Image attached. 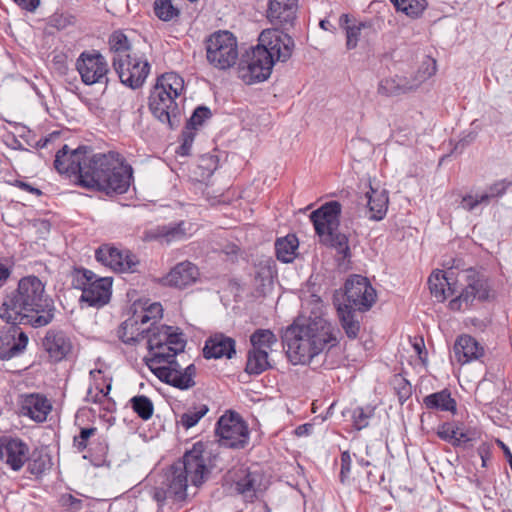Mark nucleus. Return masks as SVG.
Wrapping results in <instances>:
<instances>
[{
  "label": "nucleus",
  "instance_id": "5",
  "mask_svg": "<svg viewBox=\"0 0 512 512\" xmlns=\"http://www.w3.org/2000/svg\"><path fill=\"white\" fill-rule=\"evenodd\" d=\"M184 90V80L174 72L161 75L153 87L149 97V108L152 114L170 129L177 128L181 123V110L176 103Z\"/></svg>",
  "mask_w": 512,
  "mask_h": 512
},
{
  "label": "nucleus",
  "instance_id": "58",
  "mask_svg": "<svg viewBox=\"0 0 512 512\" xmlns=\"http://www.w3.org/2000/svg\"><path fill=\"white\" fill-rule=\"evenodd\" d=\"M372 415V411H365L361 407H357L354 409L352 418H353V425L357 430H361L363 428H366L369 424V418Z\"/></svg>",
  "mask_w": 512,
  "mask_h": 512
},
{
  "label": "nucleus",
  "instance_id": "38",
  "mask_svg": "<svg viewBox=\"0 0 512 512\" xmlns=\"http://www.w3.org/2000/svg\"><path fill=\"white\" fill-rule=\"evenodd\" d=\"M299 247V241L295 234H288L278 238L275 242L276 257L283 263L292 262Z\"/></svg>",
  "mask_w": 512,
  "mask_h": 512
},
{
  "label": "nucleus",
  "instance_id": "56",
  "mask_svg": "<svg viewBox=\"0 0 512 512\" xmlns=\"http://www.w3.org/2000/svg\"><path fill=\"white\" fill-rule=\"evenodd\" d=\"M395 388L401 403L406 401L412 394L411 384L401 376H395L394 378Z\"/></svg>",
  "mask_w": 512,
  "mask_h": 512
},
{
  "label": "nucleus",
  "instance_id": "25",
  "mask_svg": "<svg viewBox=\"0 0 512 512\" xmlns=\"http://www.w3.org/2000/svg\"><path fill=\"white\" fill-rule=\"evenodd\" d=\"M52 410L50 401L41 394L24 395L21 400L20 411L35 422H44Z\"/></svg>",
  "mask_w": 512,
  "mask_h": 512
},
{
  "label": "nucleus",
  "instance_id": "44",
  "mask_svg": "<svg viewBox=\"0 0 512 512\" xmlns=\"http://www.w3.org/2000/svg\"><path fill=\"white\" fill-rule=\"evenodd\" d=\"M203 355L206 359H218L224 356V334L217 333L208 338L203 348Z\"/></svg>",
  "mask_w": 512,
  "mask_h": 512
},
{
  "label": "nucleus",
  "instance_id": "28",
  "mask_svg": "<svg viewBox=\"0 0 512 512\" xmlns=\"http://www.w3.org/2000/svg\"><path fill=\"white\" fill-rule=\"evenodd\" d=\"M454 352L458 362L465 364L482 357L484 348L472 336L462 335L454 344Z\"/></svg>",
  "mask_w": 512,
  "mask_h": 512
},
{
  "label": "nucleus",
  "instance_id": "61",
  "mask_svg": "<svg viewBox=\"0 0 512 512\" xmlns=\"http://www.w3.org/2000/svg\"><path fill=\"white\" fill-rule=\"evenodd\" d=\"M351 456L348 451H345L341 454V471L340 478L341 481L344 482L345 478L349 475L351 471Z\"/></svg>",
  "mask_w": 512,
  "mask_h": 512
},
{
  "label": "nucleus",
  "instance_id": "30",
  "mask_svg": "<svg viewBox=\"0 0 512 512\" xmlns=\"http://www.w3.org/2000/svg\"><path fill=\"white\" fill-rule=\"evenodd\" d=\"M206 58L210 65L224 69V31L217 30L205 39Z\"/></svg>",
  "mask_w": 512,
  "mask_h": 512
},
{
  "label": "nucleus",
  "instance_id": "57",
  "mask_svg": "<svg viewBox=\"0 0 512 512\" xmlns=\"http://www.w3.org/2000/svg\"><path fill=\"white\" fill-rule=\"evenodd\" d=\"M60 505L70 512H79L83 508V501L72 494H63L59 498Z\"/></svg>",
  "mask_w": 512,
  "mask_h": 512
},
{
  "label": "nucleus",
  "instance_id": "22",
  "mask_svg": "<svg viewBox=\"0 0 512 512\" xmlns=\"http://www.w3.org/2000/svg\"><path fill=\"white\" fill-rule=\"evenodd\" d=\"M230 489L241 495L246 501L252 502L260 490L259 476L241 466L238 470L230 471Z\"/></svg>",
  "mask_w": 512,
  "mask_h": 512
},
{
  "label": "nucleus",
  "instance_id": "7",
  "mask_svg": "<svg viewBox=\"0 0 512 512\" xmlns=\"http://www.w3.org/2000/svg\"><path fill=\"white\" fill-rule=\"evenodd\" d=\"M73 285L82 290L80 299L88 306L100 308L110 300L112 279L109 277H98L91 270L79 268L74 271Z\"/></svg>",
  "mask_w": 512,
  "mask_h": 512
},
{
  "label": "nucleus",
  "instance_id": "15",
  "mask_svg": "<svg viewBox=\"0 0 512 512\" xmlns=\"http://www.w3.org/2000/svg\"><path fill=\"white\" fill-rule=\"evenodd\" d=\"M467 285L461 293L452 299L449 307L460 310L462 307H470L475 299L486 300L489 297V286L486 279L474 271L467 274Z\"/></svg>",
  "mask_w": 512,
  "mask_h": 512
},
{
  "label": "nucleus",
  "instance_id": "11",
  "mask_svg": "<svg viewBox=\"0 0 512 512\" xmlns=\"http://www.w3.org/2000/svg\"><path fill=\"white\" fill-rule=\"evenodd\" d=\"M375 301L376 291L366 277L355 274L346 280L342 303L358 312H366Z\"/></svg>",
  "mask_w": 512,
  "mask_h": 512
},
{
  "label": "nucleus",
  "instance_id": "42",
  "mask_svg": "<svg viewBox=\"0 0 512 512\" xmlns=\"http://www.w3.org/2000/svg\"><path fill=\"white\" fill-rule=\"evenodd\" d=\"M155 15L164 22L176 20L180 16V9L172 0H155L153 3Z\"/></svg>",
  "mask_w": 512,
  "mask_h": 512
},
{
  "label": "nucleus",
  "instance_id": "20",
  "mask_svg": "<svg viewBox=\"0 0 512 512\" xmlns=\"http://www.w3.org/2000/svg\"><path fill=\"white\" fill-rule=\"evenodd\" d=\"M298 0H270L266 17L274 29H287L296 19Z\"/></svg>",
  "mask_w": 512,
  "mask_h": 512
},
{
  "label": "nucleus",
  "instance_id": "63",
  "mask_svg": "<svg viewBox=\"0 0 512 512\" xmlns=\"http://www.w3.org/2000/svg\"><path fill=\"white\" fill-rule=\"evenodd\" d=\"M98 389V392L96 393L95 396H92V390L89 389L88 391V394H87V397L92 399L93 402L97 403V402H102V399H104L108 393L110 392L111 390V384L109 383L105 389L103 388H97Z\"/></svg>",
  "mask_w": 512,
  "mask_h": 512
},
{
  "label": "nucleus",
  "instance_id": "1",
  "mask_svg": "<svg viewBox=\"0 0 512 512\" xmlns=\"http://www.w3.org/2000/svg\"><path fill=\"white\" fill-rule=\"evenodd\" d=\"M214 441L197 442L186 451L182 459L174 462L165 472L161 486L153 489L152 497L160 507L167 501L173 504L183 503L188 496L189 484L198 487L221 454V443L224 440V415L216 424Z\"/></svg>",
  "mask_w": 512,
  "mask_h": 512
},
{
  "label": "nucleus",
  "instance_id": "50",
  "mask_svg": "<svg viewBox=\"0 0 512 512\" xmlns=\"http://www.w3.org/2000/svg\"><path fill=\"white\" fill-rule=\"evenodd\" d=\"M511 185V181L507 179H502L488 186L485 191L481 192L482 195L487 196V205L491 202V200L498 197H502Z\"/></svg>",
  "mask_w": 512,
  "mask_h": 512
},
{
  "label": "nucleus",
  "instance_id": "41",
  "mask_svg": "<svg viewBox=\"0 0 512 512\" xmlns=\"http://www.w3.org/2000/svg\"><path fill=\"white\" fill-rule=\"evenodd\" d=\"M252 349L264 350L269 353L277 343L276 335L269 329H257L251 336Z\"/></svg>",
  "mask_w": 512,
  "mask_h": 512
},
{
  "label": "nucleus",
  "instance_id": "45",
  "mask_svg": "<svg viewBox=\"0 0 512 512\" xmlns=\"http://www.w3.org/2000/svg\"><path fill=\"white\" fill-rule=\"evenodd\" d=\"M397 11L410 17H418L425 10L426 0H390Z\"/></svg>",
  "mask_w": 512,
  "mask_h": 512
},
{
  "label": "nucleus",
  "instance_id": "53",
  "mask_svg": "<svg viewBox=\"0 0 512 512\" xmlns=\"http://www.w3.org/2000/svg\"><path fill=\"white\" fill-rule=\"evenodd\" d=\"M211 115V111L208 107L199 106L194 110L186 125L193 127V129H197L205 120L209 119Z\"/></svg>",
  "mask_w": 512,
  "mask_h": 512
},
{
  "label": "nucleus",
  "instance_id": "13",
  "mask_svg": "<svg viewBox=\"0 0 512 512\" xmlns=\"http://www.w3.org/2000/svg\"><path fill=\"white\" fill-rule=\"evenodd\" d=\"M95 258L102 265L118 272H134L139 263L137 257L129 250L104 244L95 251Z\"/></svg>",
  "mask_w": 512,
  "mask_h": 512
},
{
  "label": "nucleus",
  "instance_id": "24",
  "mask_svg": "<svg viewBox=\"0 0 512 512\" xmlns=\"http://www.w3.org/2000/svg\"><path fill=\"white\" fill-rule=\"evenodd\" d=\"M42 346L54 362L65 359L72 350L70 338L64 332L53 329L47 331L42 339Z\"/></svg>",
  "mask_w": 512,
  "mask_h": 512
},
{
  "label": "nucleus",
  "instance_id": "40",
  "mask_svg": "<svg viewBox=\"0 0 512 512\" xmlns=\"http://www.w3.org/2000/svg\"><path fill=\"white\" fill-rule=\"evenodd\" d=\"M109 47L113 53L112 59L124 58L131 53V44L128 37L122 31H114L109 37Z\"/></svg>",
  "mask_w": 512,
  "mask_h": 512
},
{
  "label": "nucleus",
  "instance_id": "64",
  "mask_svg": "<svg viewBox=\"0 0 512 512\" xmlns=\"http://www.w3.org/2000/svg\"><path fill=\"white\" fill-rule=\"evenodd\" d=\"M14 2L22 9L32 12L39 6L40 0H14Z\"/></svg>",
  "mask_w": 512,
  "mask_h": 512
},
{
  "label": "nucleus",
  "instance_id": "19",
  "mask_svg": "<svg viewBox=\"0 0 512 512\" xmlns=\"http://www.w3.org/2000/svg\"><path fill=\"white\" fill-rule=\"evenodd\" d=\"M0 459L12 470L19 471L29 459V447L18 438L0 437Z\"/></svg>",
  "mask_w": 512,
  "mask_h": 512
},
{
  "label": "nucleus",
  "instance_id": "47",
  "mask_svg": "<svg viewBox=\"0 0 512 512\" xmlns=\"http://www.w3.org/2000/svg\"><path fill=\"white\" fill-rule=\"evenodd\" d=\"M208 411V407L202 404L194 410H189L183 413L180 416V419L177 421V424L188 430L194 427L200 421V419L207 414Z\"/></svg>",
  "mask_w": 512,
  "mask_h": 512
},
{
  "label": "nucleus",
  "instance_id": "31",
  "mask_svg": "<svg viewBox=\"0 0 512 512\" xmlns=\"http://www.w3.org/2000/svg\"><path fill=\"white\" fill-rule=\"evenodd\" d=\"M334 304L337 309L340 325L346 336L351 340L356 339L361 328L360 321L356 317V312L358 310L349 308L346 303H340L338 298L334 299Z\"/></svg>",
  "mask_w": 512,
  "mask_h": 512
},
{
  "label": "nucleus",
  "instance_id": "48",
  "mask_svg": "<svg viewBox=\"0 0 512 512\" xmlns=\"http://www.w3.org/2000/svg\"><path fill=\"white\" fill-rule=\"evenodd\" d=\"M326 240L330 243V245L337 250L339 254L342 255L343 258H346L350 255V248L348 245V238L346 235L339 233L337 231H332L331 234L324 235Z\"/></svg>",
  "mask_w": 512,
  "mask_h": 512
},
{
  "label": "nucleus",
  "instance_id": "6",
  "mask_svg": "<svg viewBox=\"0 0 512 512\" xmlns=\"http://www.w3.org/2000/svg\"><path fill=\"white\" fill-rule=\"evenodd\" d=\"M147 345L150 358L147 365L150 369L168 360L175 358L184 351L186 340L183 333L177 327L167 325H155L152 323L147 328Z\"/></svg>",
  "mask_w": 512,
  "mask_h": 512
},
{
  "label": "nucleus",
  "instance_id": "39",
  "mask_svg": "<svg viewBox=\"0 0 512 512\" xmlns=\"http://www.w3.org/2000/svg\"><path fill=\"white\" fill-rule=\"evenodd\" d=\"M269 353L264 350L251 349L247 355L246 372L248 374L259 375L271 367L269 362Z\"/></svg>",
  "mask_w": 512,
  "mask_h": 512
},
{
  "label": "nucleus",
  "instance_id": "35",
  "mask_svg": "<svg viewBox=\"0 0 512 512\" xmlns=\"http://www.w3.org/2000/svg\"><path fill=\"white\" fill-rule=\"evenodd\" d=\"M137 314L125 320L119 327L118 336L125 344L134 345L146 337L147 328H143Z\"/></svg>",
  "mask_w": 512,
  "mask_h": 512
},
{
  "label": "nucleus",
  "instance_id": "27",
  "mask_svg": "<svg viewBox=\"0 0 512 512\" xmlns=\"http://www.w3.org/2000/svg\"><path fill=\"white\" fill-rule=\"evenodd\" d=\"M199 277V270L193 263L184 261L173 267L164 282L173 287L184 288L193 284Z\"/></svg>",
  "mask_w": 512,
  "mask_h": 512
},
{
  "label": "nucleus",
  "instance_id": "29",
  "mask_svg": "<svg viewBox=\"0 0 512 512\" xmlns=\"http://www.w3.org/2000/svg\"><path fill=\"white\" fill-rule=\"evenodd\" d=\"M460 425L456 422H444L438 426L437 436L454 447L463 446L473 440V435L469 430L461 429Z\"/></svg>",
  "mask_w": 512,
  "mask_h": 512
},
{
  "label": "nucleus",
  "instance_id": "21",
  "mask_svg": "<svg viewBox=\"0 0 512 512\" xmlns=\"http://www.w3.org/2000/svg\"><path fill=\"white\" fill-rule=\"evenodd\" d=\"M249 438V428L242 417L233 410H226V448H244Z\"/></svg>",
  "mask_w": 512,
  "mask_h": 512
},
{
  "label": "nucleus",
  "instance_id": "16",
  "mask_svg": "<svg viewBox=\"0 0 512 512\" xmlns=\"http://www.w3.org/2000/svg\"><path fill=\"white\" fill-rule=\"evenodd\" d=\"M113 163L114 168L107 173L102 191L107 195L124 194L130 187L133 169L125 163L124 158L119 153Z\"/></svg>",
  "mask_w": 512,
  "mask_h": 512
},
{
  "label": "nucleus",
  "instance_id": "8",
  "mask_svg": "<svg viewBox=\"0 0 512 512\" xmlns=\"http://www.w3.org/2000/svg\"><path fill=\"white\" fill-rule=\"evenodd\" d=\"M112 66L121 83L131 89L142 87L151 69L148 60L135 53L124 58L112 59Z\"/></svg>",
  "mask_w": 512,
  "mask_h": 512
},
{
  "label": "nucleus",
  "instance_id": "18",
  "mask_svg": "<svg viewBox=\"0 0 512 512\" xmlns=\"http://www.w3.org/2000/svg\"><path fill=\"white\" fill-rule=\"evenodd\" d=\"M341 204L338 201H330L313 211L310 219L316 233L323 237L337 231L340 224Z\"/></svg>",
  "mask_w": 512,
  "mask_h": 512
},
{
  "label": "nucleus",
  "instance_id": "14",
  "mask_svg": "<svg viewBox=\"0 0 512 512\" xmlns=\"http://www.w3.org/2000/svg\"><path fill=\"white\" fill-rule=\"evenodd\" d=\"M89 152L90 148L87 146H79L71 150L68 145H64L55 155L54 167L58 173L68 177L76 176L80 181L82 168Z\"/></svg>",
  "mask_w": 512,
  "mask_h": 512
},
{
  "label": "nucleus",
  "instance_id": "4",
  "mask_svg": "<svg viewBox=\"0 0 512 512\" xmlns=\"http://www.w3.org/2000/svg\"><path fill=\"white\" fill-rule=\"evenodd\" d=\"M259 43L242 55L236 68L238 78L251 85L267 80L276 61H287L294 49L293 38L278 29L261 32Z\"/></svg>",
  "mask_w": 512,
  "mask_h": 512
},
{
  "label": "nucleus",
  "instance_id": "43",
  "mask_svg": "<svg viewBox=\"0 0 512 512\" xmlns=\"http://www.w3.org/2000/svg\"><path fill=\"white\" fill-rule=\"evenodd\" d=\"M437 70L436 61L432 58L425 59L419 66L415 76L410 80L413 90L417 89L423 82L432 77Z\"/></svg>",
  "mask_w": 512,
  "mask_h": 512
},
{
  "label": "nucleus",
  "instance_id": "33",
  "mask_svg": "<svg viewBox=\"0 0 512 512\" xmlns=\"http://www.w3.org/2000/svg\"><path fill=\"white\" fill-rule=\"evenodd\" d=\"M423 405L431 411L450 412L456 414L457 403L452 397L450 390L443 389L438 392L431 393L423 398Z\"/></svg>",
  "mask_w": 512,
  "mask_h": 512
},
{
  "label": "nucleus",
  "instance_id": "12",
  "mask_svg": "<svg viewBox=\"0 0 512 512\" xmlns=\"http://www.w3.org/2000/svg\"><path fill=\"white\" fill-rule=\"evenodd\" d=\"M151 370L162 382L181 390H187L195 385L196 367L194 364L182 368L175 358H172L158 366H153Z\"/></svg>",
  "mask_w": 512,
  "mask_h": 512
},
{
  "label": "nucleus",
  "instance_id": "51",
  "mask_svg": "<svg viewBox=\"0 0 512 512\" xmlns=\"http://www.w3.org/2000/svg\"><path fill=\"white\" fill-rule=\"evenodd\" d=\"M238 60L237 39L233 33L226 30V68L233 66Z\"/></svg>",
  "mask_w": 512,
  "mask_h": 512
},
{
  "label": "nucleus",
  "instance_id": "37",
  "mask_svg": "<svg viewBox=\"0 0 512 512\" xmlns=\"http://www.w3.org/2000/svg\"><path fill=\"white\" fill-rule=\"evenodd\" d=\"M377 90L384 96H397L412 91L413 86H411L409 78L396 75L381 80Z\"/></svg>",
  "mask_w": 512,
  "mask_h": 512
},
{
  "label": "nucleus",
  "instance_id": "52",
  "mask_svg": "<svg viewBox=\"0 0 512 512\" xmlns=\"http://www.w3.org/2000/svg\"><path fill=\"white\" fill-rule=\"evenodd\" d=\"M479 205H487V196L481 192L476 194H467L462 197L460 207L466 211H474Z\"/></svg>",
  "mask_w": 512,
  "mask_h": 512
},
{
  "label": "nucleus",
  "instance_id": "23",
  "mask_svg": "<svg viewBox=\"0 0 512 512\" xmlns=\"http://www.w3.org/2000/svg\"><path fill=\"white\" fill-rule=\"evenodd\" d=\"M192 228L193 225L185 221L159 225L146 231L145 239L150 241L159 240L166 243L181 241L191 234Z\"/></svg>",
  "mask_w": 512,
  "mask_h": 512
},
{
  "label": "nucleus",
  "instance_id": "59",
  "mask_svg": "<svg viewBox=\"0 0 512 512\" xmlns=\"http://www.w3.org/2000/svg\"><path fill=\"white\" fill-rule=\"evenodd\" d=\"M73 23H74V17L69 14L54 13L49 18V25L58 30L65 29L66 27L72 25Z\"/></svg>",
  "mask_w": 512,
  "mask_h": 512
},
{
  "label": "nucleus",
  "instance_id": "60",
  "mask_svg": "<svg viewBox=\"0 0 512 512\" xmlns=\"http://www.w3.org/2000/svg\"><path fill=\"white\" fill-rule=\"evenodd\" d=\"M162 306L160 303H153L147 309L137 315L141 324H147L151 319H156L162 316Z\"/></svg>",
  "mask_w": 512,
  "mask_h": 512
},
{
  "label": "nucleus",
  "instance_id": "62",
  "mask_svg": "<svg viewBox=\"0 0 512 512\" xmlns=\"http://www.w3.org/2000/svg\"><path fill=\"white\" fill-rule=\"evenodd\" d=\"M477 453L481 458L482 467H487V462L492 454V445L487 442L480 444L479 447L477 448Z\"/></svg>",
  "mask_w": 512,
  "mask_h": 512
},
{
  "label": "nucleus",
  "instance_id": "26",
  "mask_svg": "<svg viewBox=\"0 0 512 512\" xmlns=\"http://www.w3.org/2000/svg\"><path fill=\"white\" fill-rule=\"evenodd\" d=\"M28 344V336L16 327L0 336V359L9 360L20 355Z\"/></svg>",
  "mask_w": 512,
  "mask_h": 512
},
{
  "label": "nucleus",
  "instance_id": "32",
  "mask_svg": "<svg viewBox=\"0 0 512 512\" xmlns=\"http://www.w3.org/2000/svg\"><path fill=\"white\" fill-rule=\"evenodd\" d=\"M367 207L369 211V218L371 220L379 221L384 218L388 209V193L385 189L373 188L366 192Z\"/></svg>",
  "mask_w": 512,
  "mask_h": 512
},
{
  "label": "nucleus",
  "instance_id": "2",
  "mask_svg": "<svg viewBox=\"0 0 512 512\" xmlns=\"http://www.w3.org/2000/svg\"><path fill=\"white\" fill-rule=\"evenodd\" d=\"M338 334L322 301L317 300L308 317L298 318L286 329L283 340L287 356L293 365L309 364L314 357L337 345Z\"/></svg>",
  "mask_w": 512,
  "mask_h": 512
},
{
  "label": "nucleus",
  "instance_id": "46",
  "mask_svg": "<svg viewBox=\"0 0 512 512\" xmlns=\"http://www.w3.org/2000/svg\"><path fill=\"white\" fill-rule=\"evenodd\" d=\"M133 411L143 420H148L152 417L154 406L152 401L144 395L134 396L130 400Z\"/></svg>",
  "mask_w": 512,
  "mask_h": 512
},
{
  "label": "nucleus",
  "instance_id": "34",
  "mask_svg": "<svg viewBox=\"0 0 512 512\" xmlns=\"http://www.w3.org/2000/svg\"><path fill=\"white\" fill-rule=\"evenodd\" d=\"M339 26L345 32L347 50H353L358 45L362 31L370 28L371 24L369 22L352 21L351 16L344 13L339 17Z\"/></svg>",
  "mask_w": 512,
  "mask_h": 512
},
{
  "label": "nucleus",
  "instance_id": "49",
  "mask_svg": "<svg viewBox=\"0 0 512 512\" xmlns=\"http://www.w3.org/2000/svg\"><path fill=\"white\" fill-rule=\"evenodd\" d=\"M51 458L48 454L38 453L33 454L29 463V470L33 475H41L51 467Z\"/></svg>",
  "mask_w": 512,
  "mask_h": 512
},
{
  "label": "nucleus",
  "instance_id": "36",
  "mask_svg": "<svg viewBox=\"0 0 512 512\" xmlns=\"http://www.w3.org/2000/svg\"><path fill=\"white\" fill-rule=\"evenodd\" d=\"M428 285L431 294L437 301L443 302L447 296L453 295L456 288L451 283V277L443 271H435L428 278Z\"/></svg>",
  "mask_w": 512,
  "mask_h": 512
},
{
  "label": "nucleus",
  "instance_id": "55",
  "mask_svg": "<svg viewBox=\"0 0 512 512\" xmlns=\"http://www.w3.org/2000/svg\"><path fill=\"white\" fill-rule=\"evenodd\" d=\"M96 432L97 428L95 427L81 428L79 435L74 436L73 446L78 452H83L88 446L89 438L94 436Z\"/></svg>",
  "mask_w": 512,
  "mask_h": 512
},
{
  "label": "nucleus",
  "instance_id": "9",
  "mask_svg": "<svg viewBox=\"0 0 512 512\" xmlns=\"http://www.w3.org/2000/svg\"><path fill=\"white\" fill-rule=\"evenodd\" d=\"M118 153L109 151L108 153H96L89 155L82 168V174L79 185L88 189L102 191L105 178L110 169H113V162Z\"/></svg>",
  "mask_w": 512,
  "mask_h": 512
},
{
  "label": "nucleus",
  "instance_id": "10",
  "mask_svg": "<svg viewBox=\"0 0 512 512\" xmlns=\"http://www.w3.org/2000/svg\"><path fill=\"white\" fill-rule=\"evenodd\" d=\"M75 66L85 85L108 84L109 65L99 51H83L76 59Z\"/></svg>",
  "mask_w": 512,
  "mask_h": 512
},
{
  "label": "nucleus",
  "instance_id": "54",
  "mask_svg": "<svg viewBox=\"0 0 512 512\" xmlns=\"http://www.w3.org/2000/svg\"><path fill=\"white\" fill-rule=\"evenodd\" d=\"M195 131L196 129H193V127H189L188 125L185 126V129L182 132V143L177 151L178 154L182 156H187L190 154V150L196 135Z\"/></svg>",
  "mask_w": 512,
  "mask_h": 512
},
{
  "label": "nucleus",
  "instance_id": "17",
  "mask_svg": "<svg viewBox=\"0 0 512 512\" xmlns=\"http://www.w3.org/2000/svg\"><path fill=\"white\" fill-rule=\"evenodd\" d=\"M113 163L114 168L107 173L102 191L107 195L124 194L130 187L133 169L125 163L124 158L119 153Z\"/></svg>",
  "mask_w": 512,
  "mask_h": 512
},
{
  "label": "nucleus",
  "instance_id": "3",
  "mask_svg": "<svg viewBox=\"0 0 512 512\" xmlns=\"http://www.w3.org/2000/svg\"><path fill=\"white\" fill-rule=\"evenodd\" d=\"M54 315V302L45 294L44 283L34 275L21 278L0 307V318L12 325L43 327L52 322Z\"/></svg>",
  "mask_w": 512,
  "mask_h": 512
}]
</instances>
